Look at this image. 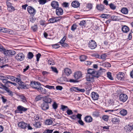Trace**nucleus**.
<instances>
[{"mask_svg":"<svg viewBox=\"0 0 133 133\" xmlns=\"http://www.w3.org/2000/svg\"><path fill=\"white\" fill-rule=\"evenodd\" d=\"M4 50H3L2 51H3L4 52V54L6 56H10L11 55H14L16 53L15 51L13 50H6V49L4 48Z\"/></svg>","mask_w":133,"mask_h":133,"instance_id":"nucleus-1","label":"nucleus"},{"mask_svg":"<svg viewBox=\"0 0 133 133\" xmlns=\"http://www.w3.org/2000/svg\"><path fill=\"white\" fill-rule=\"evenodd\" d=\"M27 10L29 13L32 16H34L36 12L35 9L31 6H28Z\"/></svg>","mask_w":133,"mask_h":133,"instance_id":"nucleus-2","label":"nucleus"},{"mask_svg":"<svg viewBox=\"0 0 133 133\" xmlns=\"http://www.w3.org/2000/svg\"><path fill=\"white\" fill-rule=\"evenodd\" d=\"M41 85V84L39 82L32 81L31 82L30 86L32 88L37 90Z\"/></svg>","mask_w":133,"mask_h":133,"instance_id":"nucleus-3","label":"nucleus"},{"mask_svg":"<svg viewBox=\"0 0 133 133\" xmlns=\"http://www.w3.org/2000/svg\"><path fill=\"white\" fill-rule=\"evenodd\" d=\"M25 55L22 53L18 54L15 56V59L18 61H22L25 58Z\"/></svg>","mask_w":133,"mask_h":133,"instance_id":"nucleus-4","label":"nucleus"},{"mask_svg":"<svg viewBox=\"0 0 133 133\" xmlns=\"http://www.w3.org/2000/svg\"><path fill=\"white\" fill-rule=\"evenodd\" d=\"M28 109L25 108L19 105L17 108V110L15 111L16 113H19L22 114L23 112H25L28 110Z\"/></svg>","mask_w":133,"mask_h":133,"instance_id":"nucleus-5","label":"nucleus"},{"mask_svg":"<svg viewBox=\"0 0 133 133\" xmlns=\"http://www.w3.org/2000/svg\"><path fill=\"white\" fill-rule=\"evenodd\" d=\"M17 83H18L20 87L21 88L25 89L27 88L26 85L25 83L22 81L20 78H18L16 81Z\"/></svg>","mask_w":133,"mask_h":133,"instance_id":"nucleus-6","label":"nucleus"},{"mask_svg":"<svg viewBox=\"0 0 133 133\" xmlns=\"http://www.w3.org/2000/svg\"><path fill=\"white\" fill-rule=\"evenodd\" d=\"M97 46L96 42L93 40H91L89 42L88 44L89 47L91 49H95Z\"/></svg>","mask_w":133,"mask_h":133,"instance_id":"nucleus-7","label":"nucleus"},{"mask_svg":"<svg viewBox=\"0 0 133 133\" xmlns=\"http://www.w3.org/2000/svg\"><path fill=\"white\" fill-rule=\"evenodd\" d=\"M128 97L127 95L124 94H121L119 96L120 100L123 102H125L127 99Z\"/></svg>","mask_w":133,"mask_h":133,"instance_id":"nucleus-8","label":"nucleus"},{"mask_svg":"<svg viewBox=\"0 0 133 133\" xmlns=\"http://www.w3.org/2000/svg\"><path fill=\"white\" fill-rule=\"evenodd\" d=\"M41 107L42 110L45 111L49 109V105L47 103L43 102L41 104Z\"/></svg>","mask_w":133,"mask_h":133,"instance_id":"nucleus-9","label":"nucleus"},{"mask_svg":"<svg viewBox=\"0 0 133 133\" xmlns=\"http://www.w3.org/2000/svg\"><path fill=\"white\" fill-rule=\"evenodd\" d=\"M43 102L49 104H50L52 102V99L50 98L49 96H45L43 97Z\"/></svg>","mask_w":133,"mask_h":133,"instance_id":"nucleus-10","label":"nucleus"},{"mask_svg":"<svg viewBox=\"0 0 133 133\" xmlns=\"http://www.w3.org/2000/svg\"><path fill=\"white\" fill-rule=\"evenodd\" d=\"M86 78V80L90 83L93 82L94 81V78L92 75L87 74Z\"/></svg>","mask_w":133,"mask_h":133,"instance_id":"nucleus-11","label":"nucleus"},{"mask_svg":"<svg viewBox=\"0 0 133 133\" xmlns=\"http://www.w3.org/2000/svg\"><path fill=\"white\" fill-rule=\"evenodd\" d=\"M124 74L123 73L119 72L116 75V77L117 79L119 80H122L124 79Z\"/></svg>","mask_w":133,"mask_h":133,"instance_id":"nucleus-12","label":"nucleus"},{"mask_svg":"<svg viewBox=\"0 0 133 133\" xmlns=\"http://www.w3.org/2000/svg\"><path fill=\"white\" fill-rule=\"evenodd\" d=\"M82 72L80 71H77L74 73V77L75 79H77L82 77Z\"/></svg>","mask_w":133,"mask_h":133,"instance_id":"nucleus-13","label":"nucleus"},{"mask_svg":"<svg viewBox=\"0 0 133 133\" xmlns=\"http://www.w3.org/2000/svg\"><path fill=\"white\" fill-rule=\"evenodd\" d=\"M19 127L22 129H25L28 125L27 124L23 122H19L18 124Z\"/></svg>","mask_w":133,"mask_h":133,"instance_id":"nucleus-14","label":"nucleus"},{"mask_svg":"<svg viewBox=\"0 0 133 133\" xmlns=\"http://www.w3.org/2000/svg\"><path fill=\"white\" fill-rule=\"evenodd\" d=\"M56 13L58 16L62 15L63 14V9L60 7H58L56 9Z\"/></svg>","mask_w":133,"mask_h":133,"instance_id":"nucleus-15","label":"nucleus"},{"mask_svg":"<svg viewBox=\"0 0 133 133\" xmlns=\"http://www.w3.org/2000/svg\"><path fill=\"white\" fill-rule=\"evenodd\" d=\"M59 17H53L50 18L48 21L51 23H53L56 22L57 21H59L61 18L59 19L58 18Z\"/></svg>","mask_w":133,"mask_h":133,"instance_id":"nucleus-16","label":"nucleus"},{"mask_svg":"<svg viewBox=\"0 0 133 133\" xmlns=\"http://www.w3.org/2000/svg\"><path fill=\"white\" fill-rule=\"evenodd\" d=\"M91 96L92 99L94 100H97L99 97V95L96 92H93L91 93Z\"/></svg>","mask_w":133,"mask_h":133,"instance_id":"nucleus-17","label":"nucleus"},{"mask_svg":"<svg viewBox=\"0 0 133 133\" xmlns=\"http://www.w3.org/2000/svg\"><path fill=\"white\" fill-rule=\"evenodd\" d=\"M51 5L54 9H56L59 6L58 2L56 1H52L51 3Z\"/></svg>","mask_w":133,"mask_h":133,"instance_id":"nucleus-18","label":"nucleus"},{"mask_svg":"<svg viewBox=\"0 0 133 133\" xmlns=\"http://www.w3.org/2000/svg\"><path fill=\"white\" fill-rule=\"evenodd\" d=\"M124 129L127 132H130L132 130V126L129 124L126 125L125 126Z\"/></svg>","mask_w":133,"mask_h":133,"instance_id":"nucleus-19","label":"nucleus"},{"mask_svg":"<svg viewBox=\"0 0 133 133\" xmlns=\"http://www.w3.org/2000/svg\"><path fill=\"white\" fill-rule=\"evenodd\" d=\"M72 89L73 91L76 92H84L85 91L84 89H81L77 87H73Z\"/></svg>","mask_w":133,"mask_h":133,"instance_id":"nucleus-20","label":"nucleus"},{"mask_svg":"<svg viewBox=\"0 0 133 133\" xmlns=\"http://www.w3.org/2000/svg\"><path fill=\"white\" fill-rule=\"evenodd\" d=\"M85 121L87 123H90L92 121V118L90 116H87L84 118Z\"/></svg>","mask_w":133,"mask_h":133,"instance_id":"nucleus-21","label":"nucleus"},{"mask_svg":"<svg viewBox=\"0 0 133 133\" xmlns=\"http://www.w3.org/2000/svg\"><path fill=\"white\" fill-rule=\"evenodd\" d=\"M122 31L124 33H127L129 30V28L125 25L122 26Z\"/></svg>","mask_w":133,"mask_h":133,"instance_id":"nucleus-22","label":"nucleus"},{"mask_svg":"<svg viewBox=\"0 0 133 133\" xmlns=\"http://www.w3.org/2000/svg\"><path fill=\"white\" fill-rule=\"evenodd\" d=\"M37 90L38 91L42 94H45L47 92V91L45 89L43 88L40 86Z\"/></svg>","mask_w":133,"mask_h":133,"instance_id":"nucleus-23","label":"nucleus"},{"mask_svg":"<svg viewBox=\"0 0 133 133\" xmlns=\"http://www.w3.org/2000/svg\"><path fill=\"white\" fill-rule=\"evenodd\" d=\"M2 85L5 88L4 89L8 93V95L11 96H12L13 95V93L12 91L10 90L5 85Z\"/></svg>","mask_w":133,"mask_h":133,"instance_id":"nucleus-24","label":"nucleus"},{"mask_svg":"<svg viewBox=\"0 0 133 133\" xmlns=\"http://www.w3.org/2000/svg\"><path fill=\"white\" fill-rule=\"evenodd\" d=\"M96 8L98 10L100 11H103L104 9V5L102 4H97Z\"/></svg>","mask_w":133,"mask_h":133,"instance_id":"nucleus-25","label":"nucleus"},{"mask_svg":"<svg viewBox=\"0 0 133 133\" xmlns=\"http://www.w3.org/2000/svg\"><path fill=\"white\" fill-rule=\"evenodd\" d=\"M92 75L94 78V77L98 78L101 76V74L99 71H95Z\"/></svg>","mask_w":133,"mask_h":133,"instance_id":"nucleus-26","label":"nucleus"},{"mask_svg":"<svg viewBox=\"0 0 133 133\" xmlns=\"http://www.w3.org/2000/svg\"><path fill=\"white\" fill-rule=\"evenodd\" d=\"M6 78H7L8 79H10L12 81H15L16 80H16L18 79V78L15 77L14 76H11L10 75H7L6 77Z\"/></svg>","mask_w":133,"mask_h":133,"instance_id":"nucleus-27","label":"nucleus"},{"mask_svg":"<svg viewBox=\"0 0 133 133\" xmlns=\"http://www.w3.org/2000/svg\"><path fill=\"white\" fill-rule=\"evenodd\" d=\"M71 5L74 8H77L79 6V3L78 1H74L72 3Z\"/></svg>","mask_w":133,"mask_h":133,"instance_id":"nucleus-28","label":"nucleus"},{"mask_svg":"<svg viewBox=\"0 0 133 133\" xmlns=\"http://www.w3.org/2000/svg\"><path fill=\"white\" fill-rule=\"evenodd\" d=\"M64 72L65 75L67 76L69 75L71 73V69L68 68H65L64 70Z\"/></svg>","mask_w":133,"mask_h":133,"instance_id":"nucleus-29","label":"nucleus"},{"mask_svg":"<svg viewBox=\"0 0 133 133\" xmlns=\"http://www.w3.org/2000/svg\"><path fill=\"white\" fill-rule=\"evenodd\" d=\"M111 121L113 123L115 124L118 122L119 120L118 117L116 116L112 118Z\"/></svg>","mask_w":133,"mask_h":133,"instance_id":"nucleus-30","label":"nucleus"},{"mask_svg":"<svg viewBox=\"0 0 133 133\" xmlns=\"http://www.w3.org/2000/svg\"><path fill=\"white\" fill-rule=\"evenodd\" d=\"M120 18H117V17H111V19L107 21V22L108 23H110L111 20L115 21H118L119 20Z\"/></svg>","mask_w":133,"mask_h":133,"instance_id":"nucleus-31","label":"nucleus"},{"mask_svg":"<svg viewBox=\"0 0 133 133\" xmlns=\"http://www.w3.org/2000/svg\"><path fill=\"white\" fill-rule=\"evenodd\" d=\"M7 5L8 6V10L9 11H11L10 9H11V11L14 10V8L11 6V4L9 2H8L6 3Z\"/></svg>","mask_w":133,"mask_h":133,"instance_id":"nucleus-32","label":"nucleus"},{"mask_svg":"<svg viewBox=\"0 0 133 133\" xmlns=\"http://www.w3.org/2000/svg\"><path fill=\"white\" fill-rule=\"evenodd\" d=\"M65 78L63 77H61L57 79V82L60 84H63L64 83V82L65 81Z\"/></svg>","mask_w":133,"mask_h":133,"instance_id":"nucleus-33","label":"nucleus"},{"mask_svg":"<svg viewBox=\"0 0 133 133\" xmlns=\"http://www.w3.org/2000/svg\"><path fill=\"white\" fill-rule=\"evenodd\" d=\"M120 113L122 115L124 116L126 115L127 113V111L125 109L122 110L120 112Z\"/></svg>","mask_w":133,"mask_h":133,"instance_id":"nucleus-34","label":"nucleus"},{"mask_svg":"<svg viewBox=\"0 0 133 133\" xmlns=\"http://www.w3.org/2000/svg\"><path fill=\"white\" fill-rule=\"evenodd\" d=\"M35 123L34 124V126L36 128H40L41 126V124L40 122L36 121Z\"/></svg>","mask_w":133,"mask_h":133,"instance_id":"nucleus-35","label":"nucleus"},{"mask_svg":"<svg viewBox=\"0 0 133 133\" xmlns=\"http://www.w3.org/2000/svg\"><path fill=\"white\" fill-rule=\"evenodd\" d=\"M121 12L124 14H127L128 13V10L126 8H123L121 9Z\"/></svg>","mask_w":133,"mask_h":133,"instance_id":"nucleus-36","label":"nucleus"},{"mask_svg":"<svg viewBox=\"0 0 133 133\" xmlns=\"http://www.w3.org/2000/svg\"><path fill=\"white\" fill-rule=\"evenodd\" d=\"M34 55L32 52H29L27 55L28 58L29 59H31L34 57Z\"/></svg>","mask_w":133,"mask_h":133,"instance_id":"nucleus-37","label":"nucleus"},{"mask_svg":"<svg viewBox=\"0 0 133 133\" xmlns=\"http://www.w3.org/2000/svg\"><path fill=\"white\" fill-rule=\"evenodd\" d=\"M87 58V56L85 55H82L80 57V61H84Z\"/></svg>","mask_w":133,"mask_h":133,"instance_id":"nucleus-38","label":"nucleus"},{"mask_svg":"<svg viewBox=\"0 0 133 133\" xmlns=\"http://www.w3.org/2000/svg\"><path fill=\"white\" fill-rule=\"evenodd\" d=\"M103 65L107 67H110L111 66L110 64L107 62H105L103 63Z\"/></svg>","mask_w":133,"mask_h":133,"instance_id":"nucleus-39","label":"nucleus"},{"mask_svg":"<svg viewBox=\"0 0 133 133\" xmlns=\"http://www.w3.org/2000/svg\"><path fill=\"white\" fill-rule=\"evenodd\" d=\"M109 5L110 8L114 10L116 9V6L112 3H110Z\"/></svg>","mask_w":133,"mask_h":133,"instance_id":"nucleus-40","label":"nucleus"},{"mask_svg":"<svg viewBox=\"0 0 133 133\" xmlns=\"http://www.w3.org/2000/svg\"><path fill=\"white\" fill-rule=\"evenodd\" d=\"M52 121L50 119L46 120L45 121V123L47 125H50L52 123Z\"/></svg>","mask_w":133,"mask_h":133,"instance_id":"nucleus-41","label":"nucleus"},{"mask_svg":"<svg viewBox=\"0 0 133 133\" xmlns=\"http://www.w3.org/2000/svg\"><path fill=\"white\" fill-rule=\"evenodd\" d=\"M87 8L88 9V10L92 9V4L91 3H88L87 5Z\"/></svg>","mask_w":133,"mask_h":133,"instance_id":"nucleus-42","label":"nucleus"},{"mask_svg":"<svg viewBox=\"0 0 133 133\" xmlns=\"http://www.w3.org/2000/svg\"><path fill=\"white\" fill-rule=\"evenodd\" d=\"M94 70L93 69H90L88 70V74H90L92 75L93 74L94 72Z\"/></svg>","mask_w":133,"mask_h":133,"instance_id":"nucleus-43","label":"nucleus"},{"mask_svg":"<svg viewBox=\"0 0 133 133\" xmlns=\"http://www.w3.org/2000/svg\"><path fill=\"white\" fill-rule=\"evenodd\" d=\"M20 98L22 99V101L24 102H26V100L25 97L23 95H21L20 96Z\"/></svg>","mask_w":133,"mask_h":133,"instance_id":"nucleus-44","label":"nucleus"},{"mask_svg":"<svg viewBox=\"0 0 133 133\" xmlns=\"http://www.w3.org/2000/svg\"><path fill=\"white\" fill-rule=\"evenodd\" d=\"M92 115L94 117H97L99 116V114L98 111H95L93 112Z\"/></svg>","mask_w":133,"mask_h":133,"instance_id":"nucleus-45","label":"nucleus"},{"mask_svg":"<svg viewBox=\"0 0 133 133\" xmlns=\"http://www.w3.org/2000/svg\"><path fill=\"white\" fill-rule=\"evenodd\" d=\"M107 56V55L105 54H103L100 56V58L103 61H105Z\"/></svg>","mask_w":133,"mask_h":133,"instance_id":"nucleus-46","label":"nucleus"},{"mask_svg":"<svg viewBox=\"0 0 133 133\" xmlns=\"http://www.w3.org/2000/svg\"><path fill=\"white\" fill-rule=\"evenodd\" d=\"M81 26H85V25L86 24V23L85 21L83 20L80 22V23L79 24Z\"/></svg>","mask_w":133,"mask_h":133,"instance_id":"nucleus-47","label":"nucleus"},{"mask_svg":"<svg viewBox=\"0 0 133 133\" xmlns=\"http://www.w3.org/2000/svg\"><path fill=\"white\" fill-rule=\"evenodd\" d=\"M31 29L34 31H35L37 29V26L36 25H34L31 27Z\"/></svg>","mask_w":133,"mask_h":133,"instance_id":"nucleus-48","label":"nucleus"},{"mask_svg":"<svg viewBox=\"0 0 133 133\" xmlns=\"http://www.w3.org/2000/svg\"><path fill=\"white\" fill-rule=\"evenodd\" d=\"M107 77L110 79L113 80V77H112L111 73L110 72H108L107 73Z\"/></svg>","mask_w":133,"mask_h":133,"instance_id":"nucleus-49","label":"nucleus"},{"mask_svg":"<svg viewBox=\"0 0 133 133\" xmlns=\"http://www.w3.org/2000/svg\"><path fill=\"white\" fill-rule=\"evenodd\" d=\"M66 112L67 113V115H72L73 113L72 110L69 109V108L67 110Z\"/></svg>","mask_w":133,"mask_h":133,"instance_id":"nucleus-50","label":"nucleus"},{"mask_svg":"<svg viewBox=\"0 0 133 133\" xmlns=\"http://www.w3.org/2000/svg\"><path fill=\"white\" fill-rule=\"evenodd\" d=\"M52 108L54 109H56L58 107V105L55 102H54L52 105Z\"/></svg>","mask_w":133,"mask_h":133,"instance_id":"nucleus-51","label":"nucleus"},{"mask_svg":"<svg viewBox=\"0 0 133 133\" xmlns=\"http://www.w3.org/2000/svg\"><path fill=\"white\" fill-rule=\"evenodd\" d=\"M66 39V37L65 36H64L63 38L59 42L61 44H63L64 43L65 40Z\"/></svg>","mask_w":133,"mask_h":133,"instance_id":"nucleus-52","label":"nucleus"},{"mask_svg":"<svg viewBox=\"0 0 133 133\" xmlns=\"http://www.w3.org/2000/svg\"><path fill=\"white\" fill-rule=\"evenodd\" d=\"M38 1L40 4L43 5L46 2V0H38Z\"/></svg>","mask_w":133,"mask_h":133,"instance_id":"nucleus-53","label":"nucleus"},{"mask_svg":"<svg viewBox=\"0 0 133 133\" xmlns=\"http://www.w3.org/2000/svg\"><path fill=\"white\" fill-rule=\"evenodd\" d=\"M77 25L76 24H73L71 27V30L73 31H74L76 29Z\"/></svg>","mask_w":133,"mask_h":133,"instance_id":"nucleus-54","label":"nucleus"},{"mask_svg":"<svg viewBox=\"0 0 133 133\" xmlns=\"http://www.w3.org/2000/svg\"><path fill=\"white\" fill-rule=\"evenodd\" d=\"M45 88H48L50 89H55V87L54 86H50L46 85L45 86Z\"/></svg>","mask_w":133,"mask_h":133,"instance_id":"nucleus-55","label":"nucleus"},{"mask_svg":"<svg viewBox=\"0 0 133 133\" xmlns=\"http://www.w3.org/2000/svg\"><path fill=\"white\" fill-rule=\"evenodd\" d=\"M29 20L32 23H34L36 20V18L35 17H30Z\"/></svg>","mask_w":133,"mask_h":133,"instance_id":"nucleus-56","label":"nucleus"},{"mask_svg":"<svg viewBox=\"0 0 133 133\" xmlns=\"http://www.w3.org/2000/svg\"><path fill=\"white\" fill-rule=\"evenodd\" d=\"M62 5L63 7L65 8L68 7L69 6L68 3L66 2H64Z\"/></svg>","mask_w":133,"mask_h":133,"instance_id":"nucleus-57","label":"nucleus"},{"mask_svg":"<svg viewBox=\"0 0 133 133\" xmlns=\"http://www.w3.org/2000/svg\"><path fill=\"white\" fill-rule=\"evenodd\" d=\"M51 68L52 71H53L55 72L56 73H57L58 72V71L56 68L54 67H51Z\"/></svg>","mask_w":133,"mask_h":133,"instance_id":"nucleus-58","label":"nucleus"},{"mask_svg":"<svg viewBox=\"0 0 133 133\" xmlns=\"http://www.w3.org/2000/svg\"><path fill=\"white\" fill-rule=\"evenodd\" d=\"M6 33L10 34H13V32L12 30L8 29H7Z\"/></svg>","mask_w":133,"mask_h":133,"instance_id":"nucleus-59","label":"nucleus"},{"mask_svg":"<svg viewBox=\"0 0 133 133\" xmlns=\"http://www.w3.org/2000/svg\"><path fill=\"white\" fill-rule=\"evenodd\" d=\"M42 97H41L40 95H38L35 98V100L36 101H37L41 99Z\"/></svg>","mask_w":133,"mask_h":133,"instance_id":"nucleus-60","label":"nucleus"},{"mask_svg":"<svg viewBox=\"0 0 133 133\" xmlns=\"http://www.w3.org/2000/svg\"><path fill=\"white\" fill-rule=\"evenodd\" d=\"M70 118L72 119L76 120L77 119V117L75 115H74L70 116Z\"/></svg>","mask_w":133,"mask_h":133,"instance_id":"nucleus-61","label":"nucleus"},{"mask_svg":"<svg viewBox=\"0 0 133 133\" xmlns=\"http://www.w3.org/2000/svg\"><path fill=\"white\" fill-rule=\"evenodd\" d=\"M1 98L2 99L3 102L4 103H5L7 101V99L5 98V97L3 96H2L1 97Z\"/></svg>","mask_w":133,"mask_h":133,"instance_id":"nucleus-62","label":"nucleus"},{"mask_svg":"<svg viewBox=\"0 0 133 133\" xmlns=\"http://www.w3.org/2000/svg\"><path fill=\"white\" fill-rule=\"evenodd\" d=\"M102 119L105 121H107L108 119V117L107 115H104L102 117Z\"/></svg>","mask_w":133,"mask_h":133,"instance_id":"nucleus-63","label":"nucleus"},{"mask_svg":"<svg viewBox=\"0 0 133 133\" xmlns=\"http://www.w3.org/2000/svg\"><path fill=\"white\" fill-rule=\"evenodd\" d=\"M53 130H49L47 129L43 133H52L53 131Z\"/></svg>","mask_w":133,"mask_h":133,"instance_id":"nucleus-64","label":"nucleus"}]
</instances>
